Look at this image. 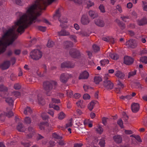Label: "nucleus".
Masks as SVG:
<instances>
[{
    "instance_id": "nucleus-9",
    "label": "nucleus",
    "mask_w": 147,
    "mask_h": 147,
    "mask_svg": "<svg viewBox=\"0 0 147 147\" xmlns=\"http://www.w3.org/2000/svg\"><path fill=\"white\" fill-rule=\"evenodd\" d=\"M134 61V59L130 57L126 56L124 58V63L127 65H129L132 64Z\"/></svg>"
},
{
    "instance_id": "nucleus-46",
    "label": "nucleus",
    "mask_w": 147,
    "mask_h": 147,
    "mask_svg": "<svg viewBox=\"0 0 147 147\" xmlns=\"http://www.w3.org/2000/svg\"><path fill=\"white\" fill-rule=\"evenodd\" d=\"M108 119V118L104 117L102 118V123L104 125H106L107 124V120Z\"/></svg>"
},
{
    "instance_id": "nucleus-48",
    "label": "nucleus",
    "mask_w": 147,
    "mask_h": 147,
    "mask_svg": "<svg viewBox=\"0 0 147 147\" xmlns=\"http://www.w3.org/2000/svg\"><path fill=\"white\" fill-rule=\"evenodd\" d=\"M83 98L84 100H87L90 99V97L88 94H85L84 95Z\"/></svg>"
},
{
    "instance_id": "nucleus-58",
    "label": "nucleus",
    "mask_w": 147,
    "mask_h": 147,
    "mask_svg": "<svg viewBox=\"0 0 147 147\" xmlns=\"http://www.w3.org/2000/svg\"><path fill=\"white\" fill-rule=\"evenodd\" d=\"M71 39H72L74 40L75 42H77L76 40V37L74 35H70L69 37Z\"/></svg>"
},
{
    "instance_id": "nucleus-8",
    "label": "nucleus",
    "mask_w": 147,
    "mask_h": 147,
    "mask_svg": "<svg viewBox=\"0 0 147 147\" xmlns=\"http://www.w3.org/2000/svg\"><path fill=\"white\" fill-rule=\"evenodd\" d=\"M81 22L82 24L87 25L90 22V20L87 15L84 14L82 17Z\"/></svg>"
},
{
    "instance_id": "nucleus-13",
    "label": "nucleus",
    "mask_w": 147,
    "mask_h": 147,
    "mask_svg": "<svg viewBox=\"0 0 147 147\" xmlns=\"http://www.w3.org/2000/svg\"><path fill=\"white\" fill-rule=\"evenodd\" d=\"M89 76L88 73L86 71H84L81 74L79 77V79H87Z\"/></svg>"
},
{
    "instance_id": "nucleus-49",
    "label": "nucleus",
    "mask_w": 147,
    "mask_h": 147,
    "mask_svg": "<svg viewBox=\"0 0 147 147\" xmlns=\"http://www.w3.org/2000/svg\"><path fill=\"white\" fill-rule=\"evenodd\" d=\"M38 28L39 30L42 31V32H45L46 30V27H43L42 26H38Z\"/></svg>"
},
{
    "instance_id": "nucleus-64",
    "label": "nucleus",
    "mask_w": 147,
    "mask_h": 147,
    "mask_svg": "<svg viewBox=\"0 0 147 147\" xmlns=\"http://www.w3.org/2000/svg\"><path fill=\"white\" fill-rule=\"evenodd\" d=\"M21 53V51L19 49H16L14 51V53L16 55H19Z\"/></svg>"
},
{
    "instance_id": "nucleus-23",
    "label": "nucleus",
    "mask_w": 147,
    "mask_h": 147,
    "mask_svg": "<svg viewBox=\"0 0 147 147\" xmlns=\"http://www.w3.org/2000/svg\"><path fill=\"white\" fill-rule=\"evenodd\" d=\"M88 13L90 16L93 19L97 17L98 16L97 13L92 11H89Z\"/></svg>"
},
{
    "instance_id": "nucleus-54",
    "label": "nucleus",
    "mask_w": 147,
    "mask_h": 147,
    "mask_svg": "<svg viewBox=\"0 0 147 147\" xmlns=\"http://www.w3.org/2000/svg\"><path fill=\"white\" fill-rule=\"evenodd\" d=\"M142 2L143 5V8L144 10L147 11V3L143 1Z\"/></svg>"
},
{
    "instance_id": "nucleus-47",
    "label": "nucleus",
    "mask_w": 147,
    "mask_h": 147,
    "mask_svg": "<svg viewBox=\"0 0 147 147\" xmlns=\"http://www.w3.org/2000/svg\"><path fill=\"white\" fill-rule=\"evenodd\" d=\"M13 115V113L11 111H7L6 113V116L8 117H10Z\"/></svg>"
},
{
    "instance_id": "nucleus-60",
    "label": "nucleus",
    "mask_w": 147,
    "mask_h": 147,
    "mask_svg": "<svg viewBox=\"0 0 147 147\" xmlns=\"http://www.w3.org/2000/svg\"><path fill=\"white\" fill-rule=\"evenodd\" d=\"M41 116L42 119L45 120L48 119L49 118V116L48 115H45L43 114H42Z\"/></svg>"
},
{
    "instance_id": "nucleus-16",
    "label": "nucleus",
    "mask_w": 147,
    "mask_h": 147,
    "mask_svg": "<svg viewBox=\"0 0 147 147\" xmlns=\"http://www.w3.org/2000/svg\"><path fill=\"white\" fill-rule=\"evenodd\" d=\"M28 130L29 134L27 135V138H31L34 132V129L32 126H30L28 127Z\"/></svg>"
},
{
    "instance_id": "nucleus-51",
    "label": "nucleus",
    "mask_w": 147,
    "mask_h": 147,
    "mask_svg": "<svg viewBox=\"0 0 147 147\" xmlns=\"http://www.w3.org/2000/svg\"><path fill=\"white\" fill-rule=\"evenodd\" d=\"M15 2L16 4L20 6H22L23 5L21 0H15Z\"/></svg>"
},
{
    "instance_id": "nucleus-43",
    "label": "nucleus",
    "mask_w": 147,
    "mask_h": 147,
    "mask_svg": "<svg viewBox=\"0 0 147 147\" xmlns=\"http://www.w3.org/2000/svg\"><path fill=\"white\" fill-rule=\"evenodd\" d=\"M54 45V42L53 41H48L47 46L50 48L53 47Z\"/></svg>"
},
{
    "instance_id": "nucleus-42",
    "label": "nucleus",
    "mask_w": 147,
    "mask_h": 147,
    "mask_svg": "<svg viewBox=\"0 0 147 147\" xmlns=\"http://www.w3.org/2000/svg\"><path fill=\"white\" fill-rule=\"evenodd\" d=\"M121 99L124 100L126 99L127 100H129L131 98V96L130 95H127L126 96H121L120 97Z\"/></svg>"
},
{
    "instance_id": "nucleus-1",
    "label": "nucleus",
    "mask_w": 147,
    "mask_h": 147,
    "mask_svg": "<svg viewBox=\"0 0 147 147\" xmlns=\"http://www.w3.org/2000/svg\"><path fill=\"white\" fill-rule=\"evenodd\" d=\"M55 0H37L34 5L30 6L27 10V14L22 15V13L18 12L17 16L20 17L15 24H32L36 22L38 23L41 20L37 19V17L41 15V11L45 10L47 5L50 4Z\"/></svg>"
},
{
    "instance_id": "nucleus-19",
    "label": "nucleus",
    "mask_w": 147,
    "mask_h": 147,
    "mask_svg": "<svg viewBox=\"0 0 147 147\" xmlns=\"http://www.w3.org/2000/svg\"><path fill=\"white\" fill-rule=\"evenodd\" d=\"M58 34L59 36H67L70 35L69 32L65 29H63L60 31L58 32Z\"/></svg>"
},
{
    "instance_id": "nucleus-4",
    "label": "nucleus",
    "mask_w": 147,
    "mask_h": 147,
    "mask_svg": "<svg viewBox=\"0 0 147 147\" xmlns=\"http://www.w3.org/2000/svg\"><path fill=\"white\" fill-rule=\"evenodd\" d=\"M138 43L136 40L131 39L126 42L125 44L127 46L128 48L134 49L137 46Z\"/></svg>"
},
{
    "instance_id": "nucleus-30",
    "label": "nucleus",
    "mask_w": 147,
    "mask_h": 147,
    "mask_svg": "<svg viewBox=\"0 0 147 147\" xmlns=\"http://www.w3.org/2000/svg\"><path fill=\"white\" fill-rule=\"evenodd\" d=\"M92 47L93 51L95 53H97L100 51V47L98 46L94 45H93Z\"/></svg>"
},
{
    "instance_id": "nucleus-32",
    "label": "nucleus",
    "mask_w": 147,
    "mask_h": 147,
    "mask_svg": "<svg viewBox=\"0 0 147 147\" xmlns=\"http://www.w3.org/2000/svg\"><path fill=\"white\" fill-rule=\"evenodd\" d=\"M117 123L121 128H124L123 121L121 119H120L118 120L117 121Z\"/></svg>"
},
{
    "instance_id": "nucleus-14",
    "label": "nucleus",
    "mask_w": 147,
    "mask_h": 147,
    "mask_svg": "<svg viewBox=\"0 0 147 147\" xmlns=\"http://www.w3.org/2000/svg\"><path fill=\"white\" fill-rule=\"evenodd\" d=\"M10 62L9 61H5L1 65V67L3 70L7 69L10 66Z\"/></svg>"
},
{
    "instance_id": "nucleus-41",
    "label": "nucleus",
    "mask_w": 147,
    "mask_h": 147,
    "mask_svg": "<svg viewBox=\"0 0 147 147\" xmlns=\"http://www.w3.org/2000/svg\"><path fill=\"white\" fill-rule=\"evenodd\" d=\"M37 98L39 103L40 104H42L43 102V100L41 97V96L40 95H38L37 96Z\"/></svg>"
},
{
    "instance_id": "nucleus-7",
    "label": "nucleus",
    "mask_w": 147,
    "mask_h": 147,
    "mask_svg": "<svg viewBox=\"0 0 147 147\" xmlns=\"http://www.w3.org/2000/svg\"><path fill=\"white\" fill-rule=\"evenodd\" d=\"M69 75L68 74L62 73L59 77V80L62 83L66 84L69 78Z\"/></svg>"
},
{
    "instance_id": "nucleus-33",
    "label": "nucleus",
    "mask_w": 147,
    "mask_h": 147,
    "mask_svg": "<svg viewBox=\"0 0 147 147\" xmlns=\"http://www.w3.org/2000/svg\"><path fill=\"white\" fill-rule=\"evenodd\" d=\"M53 137L55 139H61L63 138L62 136H60L56 133H54L53 134Z\"/></svg>"
},
{
    "instance_id": "nucleus-10",
    "label": "nucleus",
    "mask_w": 147,
    "mask_h": 147,
    "mask_svg": "<svg viewBox=\"0 0 147 147\" xmlns=\"http://www.w3.org/2000/svg\"><path fill=\"white\" fill-rule=\"evenodd\" d=\"M74 64L69 61L64 62L61 64V68L67 67L72 68L74 67Z\"/></svg>"
},
{
    "instance_id": "nucleus-6",
    "label": "nucleus",
    "mask_w": 147,
    "mask_h": 147,
    "mask_svg": "<svg viewBox=\"0 0 147 147\" xmlns=\"http://www.w3.org/2000/svg\"><path fill=\"white\" fill-rule=\"evenodd\" d=\"M105 80L103 81V85L107 89H111L113 87V84L109 80H108V78H105Z\"/></svg>"
},
{
    "instance_id": "nucleus-39",
    "label": "nucleus",
    "mask_w": 147,
    "mask_h": 147,
    "mask_svg": "<svg viewBox=\"0 0 147 147\" xmlns=\"http://www.w3.org/2000/svg\"><path fill=\"white\" fill-rule=\"evenodd\" d=\"M13 88L16 90H18L21 89V86L18 83H16L14 84Z\"/></svg>"
},
{
    "instance_id": "nucleus-57",
    "label": "nucleus",
    "mask_w": 147,
    "mask_h": 147,
    "mask_svg": "<svg viewBox=\"0 0 147 147\" xmlns=\"http://www.w3.org/2000/svg\"><path fill=\"white\" fill-rule=\"evenodd\" d=\"M117 85L118 86V87L120 88H123L124 87V85L119 81H118V82L117 84Z\"/></svg>"
},
{
    "instance_id": "nucleus-56",
    "label": "nucleus",
    "mask_w": 147,
    "mask_h": 147,
    "mask_svg": "<svg viewBox=\"0 0 147 147\" xmlns=\"http://www.w3.org/2000/svg\"><path fill=\"white\" fill-rule=\"evenodd\" d=\"M72 91L67 90V94L68 96L71 97L73 95Z\"/></svg>"
},
{
    "instance_id": "nucleus-18",
    "label": "nucleus",
    "mask_w": 147,
    "mask_h": 147,
    "mask_svg": "<svg viewBox=\"0 0 147 147\" xmlns=\"http://www.w3.org/2000/svg\"><path fill=\"white\" fill-rule=\"evenodd\" d=\"M64 47L65 49H67L69 47H73V43L69 41H66L63 43Z\"/></svg>"
},
{
    "instance_id": "nucleus-40",
    "label": "nucleus",
    "mask_w": 147,
    "mask_h": 147,
    "mask_svg": "<svg viewBox=\"0 0 147 147\" xmlns=\"http://www.w3.org/2000/svg\"><path fill=\"white\" fill-rule=\"evenodd\" d=\"M136 70H135L134 71L130 72L128 74V78H130L131 77L133 76L136 74Z\"/></svg>"
},
{
    "instance_id": "nucleus-31",
    "label": "nucleus",
    "mask_w": 147,
    "mask_h": 147,
    "mask_svg": "<svg viewBox=\"0 0 147 147\" xmlns=\"http://www.w3.org/2000/svg\"><path fill=\"white\" fill-rule=\"evenodd\" d=\"M65 117V115L63 112H61L58 115V118L60 120L63 119Z\"/></svg>"
},
{
    "instance_id": "nucleus-29",
    "label": "nucleus",
    "mask_w": 147,
    "mask_h": 147,
    "mask_svg": "<svg viewBox=\"0 0 147 147\" xmlns=\"http://www.w3.org/2000/svg\"><path fill=\"white\" fill-rule=\"evenodd\" d=\"M49 106L50 108H53L55 110H58L59 109V107L58 106L52 103L50 104Z\"/></svg>"
},
{
    "instance_id": "nucleus-21",
    "label": "nucleus",
    "mask_w": 147,
    "mask_h": 147,
    "mask_svg": "<svg viewBox=\"0 0 147 147\" xmlns=\"http://www.w3.org/2000/svg\"><path fill=\"white\" fill-rule=\"evenodd\" d=\"M97 102V101L92 100L88 104V107L90 111H92Z\"/></svg>"
},
{
    "instance_id": "nucleus-52",
    "label": "nucleus",
    "mask_w": 147,
    "mask_h": 147,
    "mask_svg": "<svg viewBox=\"0 0 147 147\" xmlns=\"http://www.w3.org/2000/svg\"><path fill=\"white\" fill-rule=\"evenodd\" d=\"M57 143L60 146H63L66 144L65 143L63 140H59V142H57Z\"/></svg>"
},
{
    "instance_id": "nucleus-59",
    "label": "nucleus",
    "mask_w": 147,
    "mask_h": 147,
    "mask_svg": "<svg viewBox=\"0 0 147 147\" xmlns=\"http://www.w3.org/2000/svg\"><path fill=\"white\" fill-rule=\"evenodd\" d=\"M52 102H53V103H58L60 102V100L59 99H57L55 98H52Z\"/></svg>"
},
{
    "instance_id": "nucleus-27",
    "label": "nucleus",
    "mask_w": 147,
    "mask_h": 147,
    "mask_svg": "<svg viewBox=\"0 0 147 147\" xmlns=\"http://www.w3.org/2000/svg\"><path fill=\"white\" fill-rule=\"evenodd\" d=\"M32 113V111L29 107H27L24 110V113L26 115L30 114Z\"/></svg>"
},
{
    "instance_id": "nucleus-36",
    "label": "nucleus",
    "mask_w": 147,
    "mask_h": 147,
    "mask_svg": "<svg viewBox=\"0 0 147 147\" xmlns=\"http://www.w3.org/2000/svg\"><path fill=\"white\" fill-rule=\"evenodd\" d=\"M24 121L26 124H30L31 122L30 118L28 117H27L25 118Z\"/></svg>"
},
{
    "instance_id": "nucleus-26",
    "label": "nucleus",
    "mask_w": 147,
    "mask_h": 147,
    "mask_svg": "<svg viewBox=\"0 0 147 147\" xmlns=\"http://www.w3.org/2000/svg\"><path fill=\"white\" fill-rule=\"evenodd\" d=\"M109 56L111 58L115 60H117L119 57V55L115 53L112 54L110 53Z\"/></svg>"
},
{
    "instance_id": "nucleus-44",
    "label": "nucleus",
    "mask_w": 147,
    "mask_h": 147,
    "mask_svg": "<svg viewBox=\"0 0 147 147\" xmlns=\"http://www.w3.org/2000/svg\"><path fill=\"white\" fill-rule=\"evenodd\" d=\"M96 131L98 133L101 134L103 132V129L101 127L99 126L96 129Z\"/></svg>"
},
{
    "instance_id": "nucleus-63",
    "label": "nucleus",
    "mask_w": 147,
    "mask_h": 147,
    "mask_svg": "<svg viewBox=\"0 0 147 147\" xmlns=\"http://www.w3.org/2000/svg\"><path fill=\"white\" fill-rule=\"evenodd\" d=\"M80 96V94L79 93H76L75 94L74 96V97L76 99L79 98Z\"/></svg>"
},
{
    "instance_id": "nucleus-24",
    "label": "nucleus",
    "mask_w": 147,
    "mask_h": 147,
    "mask_svg": "<svg viewBox=\"0 0 147 147\" xmlns=\"http://www.w3.org/2000/svg\"><path fill=\"white\" fill-rule=\"evenodd\" d=\"M17 129L19 131L23 132L24 130V126L22 124L19 123L17 126Z\"/></svg>"
},
{
    "instance_id": "nucleus-55",
    "label": "nucleus",
    "mask_w": 147,
    "mask_h": 147,
    "mask_svg": "<svg viewBox=\"0 0 147 147\" xmlns=\"http://www.w3.org/2000/svg\"><path fill=\"white\" fill-rule=\"evenodd\" d=\"M72 118H71L69 120L70 122L69 123H68L66 124V125H65V126H66L65 127L66 128H67L68 127H71L72 126Z\"/></svg>"
},
{
    "instance_id": "nucleus-20",
    "label": "nucleus",
    "mask_w": 147,
    "mask_h": 147,
    "mask_svg": "<svg viewBox=\"0 0 147 147\" xmlns=\"http://www.w3.org/2000/svg\"><path fill=\"white\" fill-rule=\"evenodd\" d=\"M115 75L117 77L121 79H123L125 76L123 73L120 71H117L116 72Z\"/></svg>"
},
{
    "instance_id": "nucleus-35",
    "label": "nucleus",
    "mask_w": 147,
    "mask_h": 147,
    "mask_svg": "<svg viewBox=\"0 0 147 147\" xmlns=\"http://www.w3.org/2000/svg\"><path fill=\"white\" fill-rule=\"evenodd\" d=\"M140 60L143 63H144L145 64L147 63V57L144 56L140 58Z\"/></svg>"
},
{
    "instance_id": "nucleus-28",
    "label": "nucleus",
    "mask_w": 147,
    "mask_h": 147,
    "mask_svg": "<svg viewBox=\"0 0 147 147\" xmlns=\"http://www.w3.org/2000/svg\"><path fill=\"white\" fill-rule=\"evenodd\" d=\"M94 82L96 84H98L99 82L102 80V78L99 76H96L94 77Z\"/></svg>"
},
{
    "instance_id": "nucleus-53",
    "label": "nucleus",
    "mask_w": 147,
    "mask_h": 147,
    "mask_svg": "<svg viewBox=\"0 0 147 147\" xmlns=\"http://www.w3.org/2000/svg\"><path fill=\"white\" fill-rule=\"evenodd\" d=\"M87 7L89 8L92 6L94 5V3H93L92 2L90 1H88L87 2Z\"/></svg>"
},
{
    "instance_id": "nucleus-2",
    "label": "nucleus",
    "mask_w": 147,
    "mask_h": 147,
    "mask_svg": "<svg viewBox=\"0 0 147 147\" xmlns=\"http://www.w3.org/2000/svg\"><path fill=\"white\" fill-rule=\"evenodd\" d=\"M43 86L46 94L49 96L51 93V91L53 89H55L57 87L58 83L56 81L54 80L46 81L43 82Z\"/></svg>"
},
{
    "instance_id": "nucleus-12",
    "label": "nucleus",
    "mask_w": 147,
    "mask_h": 147,
    "mask_svg": "<svg viewBox=\"0 0 147 147\" xmlns=\"http://www.w3.org/2000/svg\"><path fill=\"white\" fill-rule=\"evenodd\" d=\"M139 105L138 103H134L131 105V110L134 113L137 112L139 111Z\"/></svg>"
},
{
    "instance_id": "nucleus-50",
    "label": "nucleus",
    "mask_w": 147,
    "mask_h": 147,
    "mask_svg": "<svg viewBox=\"0 0 147 147\" xmlns=\"http://www.w3.org/2000/svg\"><path fill=\"white\" fill-rule=\"evenodd\" d=\"M80 35H81L82 36H89L88 34L84 31H82L80 32Z\"/></svg>"
},
{
    "instance_id": "nucleus-61",
    "label": "nucleus",
    "mask_w": 147,
    "mask_h": 147,
    "mask_svg": "<svg viewBox=\"0 0 147 147\" xmlns=\"http://www.w3.org/2000/svg\"><path fill=\"white\" fill-rule=\"evenodd\" d=\"M55 142L53 141H51L49 142V147H53L55 145Z\"/></svg>"
},
{
    "instance_id": "nucleus-34",
    "label": "nucleus",
    "mask_w": 147,
    "mask_h": 147,
    "mask_svg": "<svg viewBox=\"0 0 147 147\" xmlns=\"http://www.w3.org/2000/svg\"><path fill=\"white\" fill-rule=\"evenodd\" d=\"M100 62L102 65L104 66L106 64H108L109 61L108 59H104L100 61Z\"/></svg>"
},
{
    "instance_id": "nucleus-38",
    "label": "nucleus",
    "mask_w": 147,
    "mask_h": 147,
    "mask_svg": "<svg viewBox=\"0 0 147 147\" xmlns=\"http://www.w3.org/2000/svg\"><path fill=\"white\" fill-rule=\"evenodd\" d=\"M105 140L104 138H102L100 140L99 144L101 147H103L105 146Z\"/></svg>"
},
{
    "instance_id": "nucleus-37",
    "label": "nucleus",
    "mask_w": 147,
    "mask_h": 147,
    "mask_svg": "<svg viewBox=\"0 0 147 147\" xmlns=\"http://www.w3.org/2000/svg\"><path fill=\"white\" fill-rule=\"evenodd\" d=\"M7 88L3 85L0 86V91L6 92L7 91Z\"/></svg>"
},
{
    "instance_id": "nucleus-3",
    "label": "nucleus",
    "mask_w": 147,
    "mask_h": 147,
    "mask_svg": "<svg viewBox=\"0 0 147 147\" xmlns=\"http://www.w3.org/2000/svg\"><path fill=\"white\" fill-rule=\"evenodd\" d=\"M42 55L41 51L37 49L32 51L30 53V56L34 60H38L40 58Z\"/></svg>"
},
{
    "instance_id": "nucleus-45",
    "label": "nucleus",
    "mask_w": 147,
    "mask_h": 147,
    "mask_svg": "<svg viewBox=\"0 0 147 147\" xmlns=\"http://www.w3.org/2000/svg\"><path fill=\"white\" fill-rule=\"evenodd\" d=\"M99 8L101 12L105 13V7L103 5H100L99 6Z\"/></svg>"
},
{
    "instance_id": "nucleus-15",
    "label": "nucleus",
    "mask_w": 147,
    "mask_h": 147,
    "mask_svg": "<svg viewBox=\"0 0 147 147\" xmlns=\"http://www.w3.org/2000/svg\"><path fill=\"white\" fill-rule=\"evenodd\" d=\"M113 138L114 141L117 144L121 143L122 141V138L120 135H115L114 136Z\"/></svg>"
},
{
    "instance_id": "nucleus-62",
    "label": "nucleus",
    "mask_w": 147,
    "mask_h": 147,
    "mask_svg": "<svg viewBox=\"0 0 147 147\" xmlns=\"http://www.w3.org/2000/svg\"><path fill=\"white\" fill-rule=\"evenodd\" d=\"M108 42H110L112 44H113L114 43V40L113 38L109 37L108 40Z\"/></svg>"
},
{
    "instance_id": "nucleus-22",
    "label": "nucleus",
    "mask_w": 147,
    "mask_h": 147,
    "mask_svg": "<svg viewBox=\"0 0 147 147\" xmlns=\"http://www.w3.org/2000/svg\"><path fill=\"white\" fill-rule=\"evenodd\" d=\"M5 101L9 105L12 106L13 105V100L11 97H9L6 98Z\"/></svg>"
},
{
    "instance_id": "nucleus-25",
    "label": "nucleus",
    "mask_w": 147,
    "mask_h": 147,
    "mask_svg": "<svg viewBox=\"0 0 147 147\" xmlns=\"http://www.w3.org/2000/svg\"><path fill=\"white\" fill-rule=\"evenodd\" d=\"M117 22L121 30H123L125 28V26L124 23L117 19Z\"/></svg>"
},
{
    "instance_id": "nucleus-17",
    "label": "nucleus",
    "mask_w": 147,
    "mask_h": 147,
    "mask_svg": "<svg viewBox=\"0 0 147 147\" xmlns=\"http://www.w3.org/2000/svg\"><path fill=\"white\" fill-rule=\"evenodd\" d=\"M138 25L139 26H143L147 24V19L145 17H144L140 20H138Z\"/></svg>"
},
{
    "instance_id": "nucleus-5",
    "label": "nucleus",
    "mask_w": 147,
    "mask_h": 147,
    "mask_svg": "<svg viewBox=\"0 0 147 147\" xmlns=\"http://www.w3.org/2000/svg\"><path fill=\"white\" fill-rule=\"evenodd\" d=\"M69 54L70 56L74 58H78L80 55L79 51L75 49H71L69 51Z\"/></svg>"
},
{
    "instance_id": "nucleus-11",
    "label": "nucleus",
    "mask_w": 147,
    "mask_h": 147,
    "mask_svg": "<svg viewBox=\"0 0 147 147\" xmlns=\"http://www.w3.org/2000/svg\"><path fill=\"white\" fill-rule=\"evenodd\" d=\"M94 22L96 25L101 27H103L105 25L104 21L100 18L96 19L94 20Z\"/></svg>"
}]
</instances>
